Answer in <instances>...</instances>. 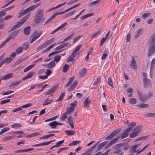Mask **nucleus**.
<instances>
[{"label": "nucleus", "instance_id": "f257e3e1", "mask_svg": "<svg viewBox=\"0 0 155 155\" xmlns=\"http://www.w3.org/2000/svg\"><path fill=\"white\" fill-rule=\"evenodd\" d=\"M148 44L150 45L148 52V56L149 57L155 52V32L151 36Z\"/></svg>", "mask_w": 155, "mask_h": 155}, {"label": "nucleus", "instance_id": "ddd939ff", "mask_svg": "<svg viewBox=\"0 0 155 155\" xmlns=\"http://www.w3.org/2000/svg\"><path fill=\"white\" fill-rule=\"evenodd\" d=\"M37 33V31H35L33 33L32 35L31 36L32 38L30 41L31 43H33L39 38L38 36L36 35Z\"/></svg>", "mask_w": 155, "mask_h": 155}, {"label": "nucleus", "instance_id": "a19ab883", "mask_svg": "<svg viewBox=\"0 0 155 155\" xmlns=\"http://www.w3.org/2000/svg\"><path fill=\"white\" fill-rule=\"evenodd\" d=\"M144 116L146 117H155V113H148L145 114Z\"/></svg>", "mask_w": 155, "mask_h": 155}, {"label": "nucleus", "instance_id": "09e8293b", "mask_svg": "<svg viewBox=\"0 0 155 155\" xmlns=\"http://www.w3.org/2000/svg\"><path fill=\"white\" fill-rule=\"evenodd\" d=\"M148 137V136H142L141 137H140L136 139V140H135L136 142L139 141L141 140H145L147 139Z\"/></svg>", "mask_w": 155, "mask_h": 155}, {"label": "nucleus", "instance_id": "79ce46f5", "mask_svg": "<svg viewBox=\"0 0 155 155\" xmlns=\"http://www.w3.org/2000/svg\"><path fill=\"white\" fill-rule=\"evenodd\" d=\"M61 58V57L60 55H56L54 57V60H53V61H54V62L55 61L57 63H58L60 60Z\"/></svg>", "mask_w": 155, "mask_h": 155}, {"label": "nucleus", "instance_id": "e2e57ef3", "mask_svg": "<svg viewBox=\"0 0 155 155\" xmlns=\"http://www.w3.org/2000/svg\"><path fill=\"white\" fill-rule=\"evenodd\" d=\"M10 101V99H8L5 100H2L1 101L0 104H4L8 103Z\"/></svg>", "mask_w": 155, "mask_h": 155}, {"label": "nucleus", "instance_id": "b1692460", "mask_svg": "<svg viewBox=\"0 0 155 155\" xmlns=\"http://www.w3.org/2000/svg\"><path fill=\"white\" fill-rule=\"evenodd\" d=\"M35 74L34 72H29L25 76L22 78V79L23 81H25L26 79H28L32 77Z\"/></svg>", "mask_w": 155, "mask_h": 155}, {"label": "nucleus", "instance_id": "c9c22d12", "mask_svg": "<svg viewBox=\"0 0 155 155\" xmlns=\"http://www.w3.org/2000/svg\"><path fill=\"white\" fill-rule=\"evenodd\" d=\"M19 31L20 30H18L12 32L10 34L11 36H12L13 39H14L15 37L19 33Z\"/></svg>", "mask_w": 155, "mask_h": 155}, {"label": "nucleus", "instance_id": "412c9836", "mask_svg": "<svg viewBox=\"0 0 155 155\" xmlns=\"http://www.w3.org/2000/svg\"><path fill=\"white\" fill-rule=\"evenodd\" d=\"M68 24L67 23V22H64V23H63L62 25H61L59 27H58L57 28L54 30V31H53L51 33V34H53L54 33H55L58 30H59L60 29L66 26Z\"/></svg>", "mask_w": 155, "mask_h": 155}, {"label": "nucleus", "instance_id": "13d9d810", "mask_svg": "<svg viewBox=\"0 0 155 155\" xmlns=\"http://www.w3.org/2000/svg\"><path fill=\"white\" fill-rule=\"evenodd\" d=\"M124 143H120L117 144L114 146V148L116 149H119L124 144Z\"/></svg>", "mask_w": 155, "mask_h": 155}, {"label": "nucleus", "instance_id": "4c0bfd02", "mask_svg": "<svg viewBox=\"0 0 155 155\" xmlns=\"http://www.w3.org/2000/svg\"><path fill=\"white\" fill-rule=\"evenodd\" d=\"M137 106L139 108H147L149 107V105L148 104L143 103L137 105Z\"/></svg>", "mask_w": 155, "mask_h": 155}, {"label": "nucleus", "instance_id": "49530a36", "mask_svg": "<svg viewBox=\"0 0 155 155\" xmlns=\"http://www.w3.org/2000/svg\"><path fill=\"white\" fill-rule=\"evenodd\" d=\"M129 101L131 104H133L136 103L137 101L136 98H132L129 99Z\"/></svg>", "mask_w": 155, "mask_h": 155}, {"label": "nucleus", "instance_id": "423d86ee", "mask_svg": "<svg viewBox=\"0 0 155 155\" xmlns=\"http://www.w3.org/2000/svg\"><path fill=\"white\" fill-rule=\"evenodd\" d=\"M137 92L139 97L140 100L141 102H144L146 101L148 99L147 96H143L141 93L140 92L139 89L137 90Z\"/></svg>", "mask_w": 155, "mask_h": 155}, {"label": "nucleus", "instance_id": "2eb2a0df", "mask_svg": "<svg viewBox=\"0 0 155 155\" xmlns=\"http://www.w3.org/2000/svg\"><path fill=\"white\" fill-rule=\"evenodd\" d=\"M136 125V123L134 122H131L128 125V127L126 129V131L130 132Z\"/></svg>", "mask_w": 155, "mask_h": 155}, {"label": "nucleus", "instance_id": "a211bd4d", "mask_svg": "<svg viewBox=\"0 0 155 155\" xmlns=\"http://www.w3.org/2000/svg\"><path fill=\"white\" fill-rule=\"evenodd\" d=\"M133 60L131 61L130 66V67L134 69H135L137 68L136 61L134 57H132Z\"/></svg>", "mask_w": 155, "mask_h": 155}, {"label": "nucleus", "instance_id": "8fccbe9b", "mask_svg": "<svg viewBox=\"0 0 155 155\" xmlns=\"http://www.w3.org/2000/svg\"><path fill=\"white\" fill-rule=\"evenodd\" d=\"M107 84L110 86L112 88L114 87L113 83L110 77H109L108 78Z\"/></svg>", "mask_w": 155, "mask_h": 155}, {"label": "nucleus", "instance_id": "0eeeda50", "mask_svg": "<svg viewBox=\"0 0 155 155\" xmlns=\"http://www.w3.org/2000/svg\"><path fill=\"white\" fill-rule=\"evenodd\" d=\"M143 86L145 88H148L151 84V81L146 77H144L143 79Z\"/></svg>", "mask_w": 155, "mask_h": 155}, {"label": "nucleus", "instance_id": "7ed1b4c3", "mask_svg": "<svg viewBox=\"0 0 155 155\" xmlns=\"http://www.w3.org/2000/svg\"><path fill=\"white\" fill-rule=\"evenodd\" d=\"M120 131V129H117L112 131L110 134L105 138V140H110L114 137L116 134L119 133Z\"/></svg>", "mask_w": 155, "mask_h": 155}, {"label": "nucleus", "instance_id": "e433bc0d", "mask_svg": "<svg viewBox=\"0 0 155 155\" xmlns=\"http://www.w3.org/2000/svg\"><path fill=\"white\" fill-rule=\"evenodd\" d=\"M69 65L67 64H65L63 68V72L65 73L67 71L69 68Z\"/></svg>", "mask_w": 155, "mask_h": 155}, {"label": "nucleus", "instance_id": "6e6d98bb", "mask_svg": "<svg viewBox=\"0 0 155 155\" xmlns=\"http://www.w3.org/2000/svg\"><path fill=\"white\" fill-rule=\"evenodd\" d=\"M74 33H72L68 37H66L63 40V42H65L68 40H69L71 38H72L73 36V35L74 34Z\"/></svg>", "mask_w": 155, "mask_h": 155}, {"label": "nucleus", "instance_id": "7c9ffc66", "mask_svg": "<svg viewBox=\"0 0 155 155\" xmlns=\"http://www.w3.org/2000/svg\"><path fill=\"white\" fill-rule=\"evenodd\" d=\"M87 73L86 69L85 68H84L82 70H81L79 74V76L80 77H83Z\"/></svg>", "mask_w": 155, "mask_h": 155}, {"label": "nucleus", "instance_id": "4468645a", "mask_svg": "<svg viewBox=\"0 0 155 155\" xmlns=\"http://www.w3.org/2000/svg\"><path fill=\"white\" fill-rule=\"evenodd\" d=\"M21 81L22 80H20L18 81H13L9 85L10 88L11 89L15 88L16 86H17L19 84L21 83Z\"/></svg>", "mask_w": 155, "mask_h": 155}, {"label": "nucleus", "instance_id": "f3484780", "mask_svg": "<svg viewBox=\"0 0 155 155\" xmlns=\"http://www.w3.org/2000/svg\"><path fill=\"white\" fill-rule=\"evenodd\" d=\"M91 102V100L89 99V97L86 98L84 101V106L85 107H88Z\"/></svg>", "mask_w": 155, "mask_h": 155}, {"label": "nucleus", "instance_id": "a878e982", "mask_svg": "<svg viewBox=\"0 0 155 155\" xmlns=\"http://www.w3.org/2000/svg\"><path fill=\"white\" fill-rule=\"evenodd\" d=\"M75 107L71 106L70 107L67 108L66 112L67 114H71L74 110Z\"/></svg>", "mask_w": 155, "mask_h": 155}, {"label": "nucleus", "instance_id": "9b49d317", "mask_svg": "<svg viewBox=\"0 0 155 155\" xmlns=\"http://www.w3.org/2000/svg\"><path fill=\"white\" fill-rule=\"evenodd\" d=\"M58 88V87L56 85L54 86L52 88L50 89L49 91L45 93L46 95H49L54 93Z\"/></svg>", "mask_w": 155, "mask_h": 155}, {"label": "nucleus", "instance_id": "338daca9", "mask_svg": "<svg viewBox=\"0 0 155 155\" xmlns=\"http://www.w3.org/2000/svg\"><path fill=\"white\" fill-rule=\"evenodd\" d=\"M82 37V35H80L76 37L73 39L74 42H76L77 41L79 40L80 38Z\"/></svg>", "mask_w": 155, "mask_h": 155}, {"label": "nucleus", "instance_id": "680f3d73", "mask_svg": "<svg viewBox=\"0 0 155 155\" xmlns=\"http://www.w3.org/2000/svg\"><path fill=\"white\" fill-rule=\"evenodd\" d=\"M82 46L81 45H78L73 51V52L74 54H76V51H79L81 48Z\"/></svg>", "mask_w": 155, "mask_h": 155}, {"label": "nucleus", "instance_id": "c03bdc74", "mask_svg": "<svg viewBox=\"0 0 155 155\" xmlns=\"http://www.w3.org/2000/svg\"><path fill=\"white\" fill-rule=\"evenodd\" d=\"M23 50V48L22 47H20L17 48L15 51L16 54H18L22 52Z\"/></svg>", "mask_w": 155, "mask_h": 155}, {"label": "nucleus", "instance_id": "9d476101", "mask_svg": "<svg viewBox=\"0 0 155 155\" xmlns=\"http://www.w3.org/2000/svg\"><path fill=\"white\" fill-rule=\"evenodd\" d=\"M23 24V23L20 21V22H18L16 25H14L9 30L8 32H11L15 30H16L21 26Z\"/></svg>", "mask_w": 155, "mask_h": 155}, {"label": "nucleus", "instance_id": "774afa93", "mask_svg": "<svg viewBox=\"0 0 155 155\" xmlns=\"http://www.w3.org/2000/svg\"><path fill=\"white\" fill-rule=\"evenodd\" d=\"M68 148V147H62L60 148L57 151V153H60L61 151H62L65 150H67Z\"/></svg>", "mask_w": 155, "mask_h": 155}, {"label": "nucleus", "instance_id": "5701e85b", "mask_svg": "<svg viewBox=\"0 0 155 155\" xmlns=\"http://www.w3.org/2000/svg\"><path fill=\"white\" fill-rule=\"evenodd\" d=\"M76 55V54H74L73 52L72 54L70 55L67 60V62H69L70 61H72L74 59V58Z\"/></svg>", "mask_w": 155, "mask_h": 155}, {"label": "nucleus", "instance_id": "c756f323", "mask_svg": "<svg viewBox=\"0 0 155 155\" xmlns=\"http://www.w3.org/2000/svg\"><path fill=\"white\" fill-rule=\"evenodd\" d=\"M101 1V0H97L91 2L88 4V6L91 7L94 5L98 4Z\"/></svg>", "mask_w": 155, "mask_h": 155}, {"label": "nucleus", "instance_id": "603ef678", "mask_svg": "<svg viewBox=\"0 0 155 155\" xmlns=\"http://www.w3.org/2000/svg\"><path fill=\"white\" fill-rule=\"evenodd\" d=\"M142 128V127L140 125H138L136 126L134 129V130L136 132H138V133H140V132L141 130V128Z\"/></svg>", "mask_w": 155, "mask_h": 155}, {"label": "nucleus", "instance_id": "bb28decb", "mask_svg": "<svg viewBox=\"0 0 155 155\" xmlns=\"http://www.w3.org/2000/svg\"><path fill=\"white\" fill-rule=\"evenodd\" d=\"M31 28L30 26H28L25 28L24 30V33L25 35H28L30 32Z\"/></svg>", "mask_w": 155, "mask_h": 155}, {"label": "nucleus", "instance_id": "37998d69", "mask_svg": "<svg viewBox=\"0 0 155 155\" xmlns=\"http://www.w3.org/2000/svg\"><path fill=\"white\" fill-rule=\"evenodd\" d=\"M65 133L68 135H72L74 134L75 132L73 130H66L65 131Z\"/></svg>", "mask_w": 155, "mask_h": 155}, {"label": "nucleus", "instance_id": "393cba45", "mask_svg": "<svg viewBox=\"0 0 155 155\" xmlns=\"http://www.w3.org/2000/svg\"><path fill=\"white\" fill-rule=\"evenodd\" d=\"M58 15H59V14L58 13V12H56V13L52 15V16L51 17H50V18H49L47 20L45 21V24H44V25H45L46 24H47V23H48V22H50V21H51L53 19H54V18L56 16H57Z\"/></svg>", "mask_w": 155, "mask_h": 155}, {"label": "nucleus", "instance_id": "5fc2aeb1", "mask_svg": "<svg viewBox=\"0 0 155 155\" xmlns=\"http://www.w3.org/2000/svg\"><path fill=\"white\" fill-rule=\"evenodd\" d=\"M80 142V141L79 140H75L73 141L71 143L68 144L69 146H71L72 145H74L79 144Z\"/></svg>", "mask_w": 155, "mask_h": 155}, {"label": "nucleus", "instance_id": "c85d7f7f", "mask_svg": "<svg viewBox=\"0 0 155 155\" xmlns=\"http://www.w3.org/2000/svg\"><path fill=\"white\" fill-rule=\"evenodd\" d=\"M61 93V95L59 96L58 98L56 101V102L60 101H62L64 98L65 94V91H62Z\"/></svg>", "mask_w": 155, "mask_h": 155}, {"label": "nucleus", "instance_id": "2f4dec72", "mask_svg": "<svg viewBox=\"0 0 155 155\" xmlns=\"http://www.w3.org/2000/svg\"><path fill=\"white\" fill-rule=\"evenodd\" d=\"M48 125L50 126L52 129L55 128L57 126L56 121H53L48 124Z\"/></svg>", "mask_w": 155, "mask_h": 155}, {"label": "nucleus", "instance_id": "39448f33", "mask_svg": "<svg viewBox=\"0 0 155 155\" xmlns=\"http://www.w3.org/2000/svg\"><path fill=\"white\" fill-rule=\"evenodd\" d=\"M98 143L99 142H98L95 144L81 155H91L92 152L96 148Z\"/></svg>", "mask_w": 155, "mask_h": 155}, {"label": "nucleus", "instance_id": "de8ad7c7", "mask_svg": "<svg viewBox=\"0 0 155 155\" xmlns=\"http://www.w3.org/2000/svg\"><path fill=\"white\" fill-rule=\"evenodd\" d=\"M15 137L16 136L15 135H12L7 137H5L3 138V140L5 141H8L11 140L13 138Z\"/></svg>", "mask_w": 155, "mask_h": 155}, {"label": "nucleus", "instance_id": "a18cd8bd", "mask_svg": "<svg viewBox=\"0 0 155 155\" xmlns=\"http://www.w3.org/2000/svg\"><path fill=\"white\" fill-rule=\"evenodd\" d=\"M55 38H53L46 41L44 43V44L45 45H47L48 44H50L54 41L55 40Z\"/></svg>", "mask_w": 155, "mask_h": 155}, {"label": "nucleus", "instance_id": "dca6fc26", "mask_svg": "<svg viewBox=\"0 0 155 155\" xmlns=\"http://www.w3.org/2000/svg\"><path fill=\"white\" fill-rule=\"evenodd\" d=\"M71 128L73 129L74 128V120L71 116H69L67 119Z\"/></svg>", "mask_w": 155, "mask_h": 155}, {"label": "nucleus", "instance_id": "4d7b16f0", "mask_svg": "<svg viewBox=\"0 0 155 155\" xmlns=\"http://www.w3.org/2000/svg\"><path fill=\"white\" fill-rule=\"evenodd\" d=\"M142 30V29L140 28L137 31V33L135 36V38H137L141 35V32Z\"/></svg>", "mask_w": 155, "mask_h": 155}, {"label": "nucleus", "instance_id": "f03ea898", "mask_svg": "<svg viewBox=\"0 0 155 155\" xmlns=\"http://www.w3.org/2000/svg\"><path fill=\"white\" fill-rule=\"evenodd\" d=\"M44 11L42 9H41L38 10L34 18L35 21L36 23L40 22L44 16Z\"/></svg>", "mask_w": 155, "mask_h": 155}, {"label": "nucleus", "instance_id": "f704fd0d", "mask_svg": "<svg viewBox=\"0 0 155 155\" xmlns=\"http://www.w3.org/2000/svg\"><path fill=\"white\" fill-rule=\"evenodd\" d=\"M31 14V13H28L27 15L21 19V21L23 24L26 21V20L29 17Z\"/></svg>", "mask_w": 155, "mask_h": 155}, {"label": "nucleus", "instance_id": "20e7f679", "mask_svg": "<svg viewBox=\"0 0 155 155\" xmlns=\"http://www.w3.org/2000/svg\"><path fill=\"white\" fill-rule=\"evenodd\" d=\"M41 3H39L35 5H33L27 8L24 11V13L26 14L28 13L29 12L33 10L38 7L40 5Z\"/></svg>", "mask_w": 155, "mask_h": 155}, {"label": "nucleus", "instance_id": "1a4fd4ad", "mask_svg": "<svg viewBox=\"0 0 155 155\" xmlns=\"http://www.w3.org/2000/svg\"><path fill=\"white\" fill-rule=\"evenodd\" d=\"M128 132H129L128 131H126L125 129L123 133L119 134L117 137H119V138H120L121 139L124 138L128 135Z\"/></svg>", "mask_w": 155, "mask_h": 155}, {"label": "nucleus", "instance_id": "bf43d9fd", "mask_svg": "<svg viewBox=\"0 0 155 155\" xmlns=\"http://www.w3.org/2000/svg\"><path fill=\"white\" fill-rule=\"evenodd\" d=\"M150 15V13H146L143 14L142 17L143 19H145L148 16H149Z\"/></svg>", "mask_w": 155, "mask_h": 155}, {"label": "nucleus", "instance_id": "aec40b11", "mask_svg": "<svg viewBox=\"0 0 155 155\" xmlns=\"http://www.w3.org/2000/svg\"><path fill=\"white\" fill-rule=\"evenodd\" d=\"M77 83L78 81H74L73 84H71V86L69 87L68 89V91H71L74 90L76 87Z\"/></svg>", "mask_w": 155, "mask_h": 155}, {"label": "nucleus", "instance_id": "864d4df0", "mask_svg": "<svg viewBox=\"0 0 155 155\" xmlns=\"http://www.w3.org/2000/svg\"><path fill=\"white\" fill-rule=\"evenodd\" d=\"M67 112H65L62 115V116L60 118V120L62 121L64 120L67 117Z\"/></svg>", "mask_w": 155, "mask_h": 155}, {"label": "nucleus", "instance_id": "4be33fe9", "mask_svg": "<svg viewBox=\"0 0 155 155\" xmlns=\"http://www.w3.org/2000/svg\"><path fill=\"white\" fill-rule=\"evenodd\" d=\"M108 141H105L101 143L98 146L96 150L97 151H99L102 148V147L106 145L108 143Z\"/></svg>", "mask_w": 155, "mask_h": 155}, {"label": "nucleus", "instance_id": "6ab92c4d", "mask_svg": "<svg viewBox=\"0 0 155 155\" xmlns=\"http://www.w3.org/2000/svg\"><path fill=\"white\" fill-rule=\"evenodd\" d=\"M12 59L9 58L7 57L5 58L0 63L2 65L5 63L6 64H8L12 61Z\"/></svg>", "mask_w": 155, "mask_h": 155}, {"label": "nucleus", "instance_id": "ea45409f", "mask_svg": "<svg viewBox=\"0 0 155 155\" xmlns=\"http://www.w3.org/2000/svg\"><path fill=\"white\" fill-rule=\"evenodd\" d=\"M35 64H33L28 66L24 70V72H25L29 70L30 69L33 68L35 66Z\"/></svg>", "mask_w": 155, "mask_h": 155}, {"label": "nucleus", "instance_id": "052dcab7", "mask_svg": "<svg viewBox=\"0 0 155 155\" xmlns=\"http://www.w3.org/2000/svg\"><path fill=\"white\" fill-rule=\"evenodd\" d=\"M71 9H72L71 7V8L66 9L65 11H64L60 12H58V13L59 14V15H61L62 14H64L68 12V11H69L70 10H71Z\"/></svg>", "mask_w": 155, "mask_h": 155}, {"label": "nucleus", "instance_id": "473e14b6", "mask_svg": "<svg viewBox=\"0 0 155 155\" xmlns=\"http://www.w3.org/2000/svg\"><path fill=\"white\" fill-rule=\"evenodd\" d=\"M138 147V145L137 144H135L132 148H130V150L132 151V152L133 153L137 152L139 149H138L137 151H136V149Z\"/></svg>", "mask_w": 155, "mask_h": 155}, {"label": "nucleus", "instance_id": "72a5a7b5", "mask_svg": "<svg viewBox=\"0 0 155 155\" xmlns=\"http://www.w3.org/2000/svg\"><path fill=\"white\" fill-rule=\"evenodd\" d=\"M139 134L138 132L134 131L130 135V137L131 138H134L136 137Z\"/></svg>", "mask_w": 155, "mask_h": 155}, {"label": "nucleus", "instance_id": "6e6552de", "mask_svg": "<svg viewBox=\"0 0 155 155\" xmlns=\"http://www.w3.org/2000/svg\"><path fill=\"white\" fill-rule=\"evenodd\" d=\"M119 139V137H117L113 139L112 140L110 141V142L105 147V149H106L110 147L111 145H113L116 143L117 140Z\"/></svg>", "mask_w": 155, "mask_h": 155}, {"label": "nucleus", "instance_id": "f8f14e48", "mask_svg": "<svg viewBox=\"0 0 155 155\" xmlns=\"http://www.w3.org/2000/svg\"><path fill=\"white\" fill-rule=\"evenodd\" d=\"M13 74L12 73H9L6 74L4 76L0 78L1 80H6L8 79H11L13 77Z\"/></svg>", "mask_w": 155, "mask_h": 155}, {"label": "nucleus", "instance_id": "58836bf2", "mask_svg": "<svg viewBox=\"0 0 155 155\" xmlns=\"http://www.w3.org/2000/svg\"><path fill=\"white\" fill-rule=\"evenodd\" d=\"M21 124L19 123H15L12 125V127L13 128L17 129L21 127Z\"/></svg>", "mask_w": 155, "mask_h": 155}, {"label": "nucleus", "instance_id": "cd10ccee", "mask_svg": "<svg viewBox=\"0 0 155 155\" xmlns=\"http://www.w3.org/2000/svg\"><path fill=\"white\" fill-rule=\"evenodd\" d=\"M55 65V62L54 61H50L48 64H47V68H48L51 69L52 68H53L54 66Z\"/></svg>", "mask_w": 155, "mask_h": 155}, {"label": "nucleus", "instance_id": "69168bd1", "mask_svg": "<svg viewBox=\"0 0 155 155\" xmlns=\"http://www.w3.org/2000/svg\"><path fill=\"white\" fill-rule=\"evenodd\" d=\"M153 96V93L151 91H150L148 92L147 96L148 99L152 97Z\"/></svg>", "mask_w": 155, "mask_h": 155}, {"label": "nucleus", "instance_id": "3c124183", "mask_svg": "<svg viewBox=\"0 0 155 155\" xmlns=\"http://www.w3.org/2000/svg\"><path fill=\"white\" fill-rule=\"evenodd\" d=\"M10 128L9 127H5L2 129L0 132V135L3 134L4 133L7 131L9 130Z\"/></svg>", "mask_w": 155, "mask_h": 155}, {"label": "nucleus", "instance_id": "0e129e2a", "mask_svg": "<svg viewBox=\"0 0 155 155\" xmlns=\"http://www.w3.org/2000/svg\"><path fill=\"white\" fill-rule=\"evenodd\" d=\"M101 32V30H99L97 31L94 34H93L92 35V36L91 37V38H92L91 39H92L93 38L96 37V36L98 35Z\"/></svg>", "mask_w": 155, "mask_h": 155}]
</instances>
